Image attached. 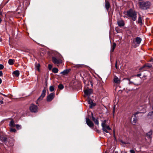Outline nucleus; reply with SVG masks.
I'll list each match as a JSON object with an SVG mask.
<instances>
[{
    "label": "nucleus",
    "mask_w": 153,
    "mask_h": 153,
    "mask_svg": "<svg viewBox=\"0 0 153 153\" xmlns=\"http://www.w3.org/2000/svg\"><path fill=\"white\" fill-rule=\"evenodd\" d=\"M127 16L131 18L132 20L135 21L136 20L137 17V14L135 11L132 9H130L126 12Z\"/></svg>",
    "instance_id": "obj_1"
},
{
    "label": "nucleus",
    "mask_w": 153,
    "mask_h": 153,
    "mask_svg": "<svg viewBox=\"0 0 153 153\" xmlns=\"http://www.w3.org/2000/svg\"><path fill=\"white\" fill-rule=\"evenodd\" d=\"M140 8L143 10H147L151 6V3L149 1H142L139 2Z\"/></svg>",
    "instance_id": "obj_2"
},
{
    "label": "nucleus",
    "mask_w": 153,
    "mask_h": 153,
    "mask_svg": "<svg viewBox=\"0 0 153 153\" xmlns=\"http://www.w3.org/2000/svg\"><path fill=\"white\" fill-rule=\"evenodd\" d=\"M29 110L31 112H37L39 110L38 107L33 104H31L29 107Z\"/></svg>",
    "instance_id": "obj_3"
},
{
    "label": "nucleus",
    "mask_w": 153,
    "mask_h": 153,
    "mask_svg": "<svg viewBox=\"0 0 153 153\" xmlns=\"http://www.w3.org/2000/svg\"><path fill=\"white\" fill-rule=\"evenodd\" d=\"M52 60L53 62L55 65L60 64L62 62V61L61 59L55 57H52Z\"/></svg>",
    "instance_id": "obj_4"
},
{
    "label": "nucleus",
    "mask_w": 153,
    "mask_h": 153,
    "mask_svg": "<svg viewBox=\"0 0 153 153\" xmlns=\"http://www.w3.org/2000/svg\"><path fill=\"white\" fill-rule=\"evenodd\" d=\"M46 91L45 89H44L42 91V93L41 96L36 101V104H38V102L42 100L43 98L45 97L46 94Z\"/></svg>",
    "instance_id": "obj_5"
},
{
    "label": "nucleus",
    "mask_w": 153,
    "mask_h": 153,
    "mask_svg": "<svg viewBox=\"0 0 153 153\" xmlns=\"http://www.w3.org/2000/svg\"><path fill=\"white\" fill-rule=\"evenodd\" d=\"M55 96V95L54 93H52L50 94L47 96L46 99L47 101L48 102H51L54 98Z\"/></svg>",
    "instance_id": "obj_6"
},
{
    "label": "nucleus",
    "mask_w": 153,
    "mask_h": 153,
    "mask_svg": "<svg viewBox=\"0 0 153 153\" xmlns=\"http://www.w3.org/2000/svg\"><path fill=\"white\" fill-rule=\"evenodd\" d=\"M86 122L87 124L90 127H91L94 126V124L93 123L89 118H86Z\"/></svg>",
    "instance_id": "obj_7"
},
{
    "label": "nucleus",
    "mask_w": 153,
    "mask_h": 153,
    "mask_svg": "<svg viewBox=\"0 0 153 153\" xmlns=\"http://www.w3.org/2000/svg\"><path fill=\"white\" fill-rule=\"evenodd\" d=\"M88 104L90 105V107L91 108L94 106L96 105L95 104L93 103L92 100L90 98H88Z\"/></svg>",
    "instance_id": "obj_8"
},
{
    "label": "nucleus",
    "mask_w": 153,
    "mask_h": 153,
    "mask_svg": "<svg viewBox=\"0 0 153 153\" xmlns=\"http://www.w3.org/2000/svg\"><path fill=\"white\" fill-rule=\"evenodd\" d=\"M117 23L119 26L120 27L124 26L125 25V23L123 20H120L117 21Z\"/></svg>",
    "instance_id": "obj_9"
},
{
    "label": "nucleus",
    "mask_w": 153,
    "mask_h": 153,
    "mask_svg": "<svg viewBox=\"0 0 153 153\" xmlns=\"http://www.w3.org/2000/svg\"><path fill=\"white\" fill-rule=\"evenodd\" d=\"M84 93L87 96L91 94L92 90L91 89H86L84 90Z\"/></svg>",
    "instance_id": "obj_10"
},
{
    "label": "nucleus",
    "mask_w": 153,
    "mask_h": 153,
    "mask_svg": "<svg viewBox=\"0 0 153 153\" xmlns=\"http://www.w3.org/2000/svg\"><path fill=\"white\" fill-rule=\"evenodd\" d=\"M102 129L105 132L107 133L108 132V131L110 130H111V128L109 126H107L105 127L102 128Z\"/></svg>",
    "instance_id": "obj_11"
},
{
    "label": "nucleus",
    "mask_w": 153,
    "mask_h": 153,
    "mask_svg": "<svg viewBox=\"0 0 153 153\" xmlns=\"http://www.w3.org/2000/svg\"><path fill=\"white\" fill-rule=\"evenodd\" d=\"M135 42L137 44H139L141 41V39L139 37H137L135 39Z\"/></svg>",
    "instance_id": "obj_12"
},
{
    "label": "nucleus",
    "mask_w": 153,
    "mask_h": 153,
    "mask_svg": "<svg viewBox=\"0 0 153 153\" xmlns=\"http://www.w3.org/2000/svg\"><path fill=\"white\" fill-rule=\"evenodd\" d=\"M7 137L5 136H2L0 135V143L1 142H4L7 140Z\"/></svg>",
    "instance_id": "obj_13"
},
{
    "label": "nucleus",
    "mask_w": 153,
    "mask_h": 153,
    "mask_svg": "<svg viewBox=\"0 0 153 153\" xmlns=\"http://www.w3.org/2000/svg\"><path fill=\"white\" fill-rule=\"evenodd\" d=\"M138 23L140 25H142L143 24V23L142 22V18L141 16V15H139V17H138Z\"/></svg>",
    "instance_id": "obj_14"
},
{
    "label": "nucleus",
    "mask_w": 153,
    "mask_h": 153,
    "mask_svg": "<svg viewBox=\"0 0 153 153\" xmlns=\"http://www.w3.org/2000/svg\"><path fill=\"white\" fill-rule=\"evenodd\" d=\"M114 81L117 84H119L120 82V79L116 76L114 77Z\"/></svg>",
    "instance_id": "obj_15"
},
{
    "label": "nucleus",
    "mask_w": 153,
    "mask_h": 153,
    "mask_svg": "<svg viewBox=\"0 0 153 153\" xmlns=\"http://www.w3.org/2000/svg\"><path fill=\"white\" fill-rule=\"evenodd\" d=\"M105 7L107 10H108L110 7L109 2L108 1L105 0Z\"/></svg>",
    "instance_id": "obj_16"
},
{
    "label": "nucleus",
    "mask_w": 153,
    "mask_h": 153,
    "mask_svg": "<svg viewBox=\"0 0 153 153\" xmlns=\"http://www.w3.org/2000/svg\"><path fill=\"white\" fill-rule=\"evenodd\" d=\"M152 66L151 64L149 63H146L141 68V69H142L143 68L145 67H147L148 68H150L152 67Z\"/></svg>",
    "instance_id": "obj_17"
},
{
    "label": "nucleus",
    "mask_w": 153,
    "mask_h": 153,
    "mask_svg": "<svg viewBox=\"0 0 153 153\" xmlns=\"http://www.w3.org/2000/svg\"><path fill=\"white\" fill-rule=\"evenodd\" d=\"M92 118L93 120L94 121L95 123L97 125H98L99 124V122L98 120L97 119H95V118L93 117V114L92 113Z\"/></svg>",
    "instance_id": "obj_18"
},
{
    "label": "nucleus",
    "mask_w": 153,
    "mask_h": 153,
    "mask_svg": "<svg viewBox=\"0 0 153 153\" xmlns=\"http://www.w3.org/2000/svg\"><path fill=\"white\" fill-rule=\"evenodd\" d=\"M69 72V71L68 70H64L60 74H62L63 75L67 74Z\"/></svg>",
    "instance_id": "obj_19"
},
{
    "label": "nucleus",
    "mask_w": 153,
    "mask_h": 153,
    "mask_svg": "<svg viewBox=\"0 0 153 153\" xmlns=\"http://www.w3.org/2000/svg\"><path fill=\"white\" fill-rule=\"evenodd\" d=\"M13 74L16 77H18L19 75V71H17V70L13 72Z\"/></svg>",
    "instance_id": "obj_20"
},
{
    "label": "nucleus",
    "mask_w": 153,
    "mask_h": 153,
    "mask_svg": "<svg viewBox=\"0 0 153 153\" xmlns=\"http://www.w3.org/2000/svg\"><path fill=\"white\" fill-rule=\"evenodd\" d=\"M148 116L149 118L153 119V111L149 112L148 115Z\"/></svg>",
    "instance_id": "obj_21"
},
{
    "label": "nucleus",
    "mask_w": 153,
    "mask_h": 153,
    "mask_svg": "<svg viewBox=\"0 0 153 153\" xmlns=\"http://www.w3.org/2000/svg\"><path fill=\"white\" fill-rule=\"evenodd\" d=\"M58 71V68H53L52 69V72L55 74L57 73Z\"/></svg>",
    "instance_id": "obj_22"
},
{
    "label": "nucleus",
    "mask_w": 153,
    "mask_h": 153,
    "mask_svg": "<svg viewBox=\"0 0 153 153\" xmlns=\"http://www.w3.org/2000/svg\"><path fill=\"white\" fill-rule=\"evenodd\" d=\"M14 60L10 59L9 60L8 63L10 65H13L14 64Z\"/></svg>",
    "instance_id": "obj_23"
},
{
    "label": "nucleus",
    "mask_w": 153,
    "mask_h": 153,
    "mask_svg": "<svg viewBox=\"0 0 153 153\" xmlns=\"http://www.w3.org/2000/svg\"><path fill=\"white\" fill-rule=\"evenodd\" d=\"M9 126L10 127H14L15 126V125L14 121L13 120H12L10 122Z\"/></svg>",
    "instance_id": "obj_24"
},
{
    "label": "nucleus",
    "mask_w": 153,
    "mask_h": 153,
    "mask_svg": "<svg viewBox=\"0 0 153 153\" xmlns=\"http://www.w3.org/2000/svg\"><path fill=\"white\" fill-rule=\"evenodd\" d=\"M116 44L114 42L113 43V45H112V46L111 48V52H113L114 51V49L116 47Z\"/></svg>",
    "instance_id": "obj_25"
},
{
    "label": "nucleus",
    "mask_w": 153,
    "mask_h": 153,
    "mask_svg": "<svg viewBox=\"0 0 153 153\" xmlns=\"http://www.w3.org/2000/svg\"><path fill=\"white\" fill-rule=\"evenodd\" d=\"M36 69L39 71L40 64H36L35 65Z\"/></svg>",
    "instance_id": "obj_26"
},
{
    "label": "nucleus",
    "mask_w": 153,
    "mask_h": 153,
    "mask_svg": "<svg viewBox=\"0 0 153 153\" xmlns=\"http://www.w3.org/2000/svg\"><path fill=\"white\" fill-rule=\"evenodd\" d=\"M49 90L51 92L53 91L54 90L55 88L53 86H51L49 87Z\"/></svg>",
    "instance_id": "obj_27"
},
{
    "label": "nucleus",
    "mask_w": 153,
    "mask_h": 153,
    "mask_svg": "<svg viewBox=\"0 0 153 153\" xmlns=\"http://www.w3.org/2000/svg\"><path fill=\"white\" fill-rule=\"evenodd\" d=\"M152 131H150L149 132L146 134V136L149 138L152 135Z\"/></svg>",
    "instance_id": "obj_28"
},
{
    "label": "nucleus",
    "mask_w": 153,
    "mask_h": 153,
    "mask_svg": "<svg viewBox=\"0 0 153 153\" xmlns=\"http://www.w3.org/2000/svg\"><path fill=\"white\" fill-rule=\"evenodd\" d=\"M58 88L59 89L62 90L64 86L62 84H60L58 85Z\"/></svg>",
    "instance_id": "obj_29"
},
{
    "label": "nucleus",
    "mask_w": 153,
    "mask_h": 153,
    "mask_svg": "<svg viewBox=\"0 0 153 153\" xmlns=\"http://www.w3.org/2000/svg\"><path fill=\"white\" fill-rule=\"evenodd\" d=\"M105 122H106V121H104L102 123V128H103L107 126H106V125L105 124Z\"/></svg>",
    "instance_id": "obj_30"
},
{
    "label": "nucleus",
    "mask_w": 153,
    "mask_h": 153,
    "mask_svg": "<svg viewBox=\"0 0 153 153\" xmlns=\"http://www.w3.org/2000/svg\"><path fill=\"white\" fill-rule=\"evenodd\" d=\"M15 126L18 129H20L21 128V126L19 125L16 124L15 125Z\"/></svg>",
    "instance_id": "obj_31"
},
{
    "label": "nucleus",
    "mask_w": 153,
    "mask_h": 153,
    "mask_svg": "<svg viewBox=\"0 0 153 153\" xmlns=\"http://www.w3.org/2000/svg\"><path fill=\"white\" fill-rule=\"evenodd\" d=\"M16 131V130L15 128H11L10 129V131L11 132H15Z\"/></svg>",
    "instance_id": "obj_32"
},
{
    "label": "nucleus",
    "mask_w": 153,
    "mask_h": 153,
    "mask_svg": "<svg viewBox=\"0 0 153 153\" xmlns=\"http://www.w3.org/2000/svg\"><path fill=\"white\" fill-rule=\"evenodd\" d=\"M52 68V65L51 64H49L48 65V68L49 69V70H51Z\"/></svg>",
    "instance_id": "obj_33"
},
{
    "label": "nucleus",
    "mask_w": 153,
    "mask_h": 153,
    "mask_svg": "<svg viewBox=\"0 0 153 153\" xmlns=\"http://www.w3.org/2000/svg\"><path fill=\"white\" fill-rule=\"evenodd\" d=\"M4 66L3 65L0 64V70H1L3 69Z\"/></svg>",
    "instance_id": "obj_34"
},
{
    "label": "nucleus",
    "mask_w": 153,
    "mask_h": 153,
    "mask_svg": "<svg viewBox=\"0 0 153 153\" xmlns=\"http://www.w3.org/2000/svg\"><path fill=\"white\" fill-rule=\"evenodd\" d=\"M131 153H135V151L134 150H131L130 151Z\"/></svg>",
    "instance_id": "obj_35"
},
{
    "label": "nucleus",
    "mask_w": 153,
    "mask_h": 153,
    "mask_svg": "<svg viewBox=\"0 0 153 153\" xmlns=\"http://www.w3.org/2000/svg\"><path fill=\"white\" fill-rule=\"evenodd\" d=\"M117 61L116 62V63H115V68H116L117 69Z\"/></svg>",
    "instance_id": "obj_36"
},
{
    "label": "nucleus",
    "mask_w": 153,
    "mask_h": 153,
    "mask_svg": "<svg viewBox=\"0 0 153 153\" xmlns=\"http://www.w3.org/2000/svg\"><path fill=\"white\" fill-rule=\"evenodd\" d=\"M3 75V73L1 71H0V76H2Z\"/></svg>",
    "instance_id": "obj_37"
},
{
    "label": "nucleus",
    "mask_w": 153,
    "mask_h": 153,
    "mask_svg": "<svg viewBox=\"0 0 153 153\" xmlns=\"http://www.w3.org/2000/svg\"><path fill=\"white\" fill-rule=\"evenodd\" d=\"M141 75V74H137V77H139V76H140Z\"/></svg>",
    "instance_id": "obj_38"
},
{
    "label": "nucleus",
    "mask_w": 153,
    "mask_h": 153,
    "mask_svg": "<svg viewBox=\"0 0 153 153\" xmlns=\"http://www.w3.org/2000/svg\"><path fill=\"white\" fill-rule=\"evenodd\" d=\"M136 117H135L133 121L134 122V123H136Z\"/></svg>",
    "instance_id": "obj_39"
},
{
    "label": "nucleus",
    "mask_w": 153,
    "mask_h": 153,
    "mask_svg": "<svg viewBox=\"0 0 153 153\" xmlns=\"http://www.w3.org/2000/svg\"><path fill=\"white\" fill-rule=\"evenodd\" d=\"M128 80H129V84H131V83H132V82H131L130 81V80L129 79H128Z\"/></svg>",
    "instance_id": "obj_40"
},
{
    "label": "nucleus",
    "mask_w": 153,
    "mask_h": 153,
    "mask_svg": "<svg viewBox=\"0 0 153 153\" xmlns=\"http://www.w3.org/2000/svg\"><path fill=\"white\" fill-rule=\"evenodd\" d=\"M3 102L2 100H1L0 101V103L1 104H2L3 103Z\"/></svg>",
    "instance_id": "obj_41"
},
{
    "label": "nucleus",
    "mask_w": 153,
    "mask_h": 153,
    "mask_svg": "<svg viewBox=\"0 0 153 153\" xmlns=\"http://www.w3.org/2000/svg\"><path fill=\"white\" fill-rule=\"evenodd\" d=\"M138 113H138V112H137L136 113L134 114V115L135 116H136V115L137 114H138Z\"/></svg>",
    "instance_id": "obj_42"
},
{
    "label": "nucleus",
    "mask_w": 153,
    "mask_h": 153,
    "mask_svg": "<svg viewBox=\"0 0 153 153\" xmlns=\"http://www.w3.org/2000/svg\"><path fill=\"white\" fill-rule=\"evenodd\" d=\"M2 81L1 79V78H0V84L1 83Z\"/></svg>",
    "instance_id": "obj_43"
},
{
    "label": "nucleus",
    "mask_w": 153,
    "mask_h": 153,
    "mask_svg": "<svg viewBox=\"0 0 153 153\" xmlns=\"http://www.w3.org/2000/svg\"><path fill=\"white\" fill-rule=\"evenodd\" d=\"M151 62H153V58H152L151 59L150 61Z\"/></svg>",
    "instance_id": "obj_44"
},
{
    "label": "nucleus",
    "mask_w": 153,
    "mask_h": 153,
    "mask_svg": "<svg viewBox=\"0 0 153 153\" xmlns=\"http://www.w3.org/2000/svg\"><path fill=\"white\" fill-rule=\"evenodd\" d=\"M2 95H3L4 96V97H7V96H6V95H5V94H2Z\"/></svg>",
    "instance_id": "obj_45"
},
{
    "label": "nucleus",
    "mask_w": 153,
    "mask_h": 153,
    "mask_svg": "<svg viewBox=\"0 0 153 153\" xmlns=\"http://www.w3.org/2000/svg\"><path fill=\"white\" fill-rule=\"evenodd\" d=\"M1 21H2V20H1V18H0V23H1Z\"/></svg>",
    "instance_id": "obj_46"
},
{
    "label": "nucleus",
    "mask_w": 153,
    "mask_h": 153,
    "mask_svg": "<svg viewBox=\"0 0 153 153\" xmlns=\"http://www.w3.org/2000/svg\"><path fill=\"white\" fill-rule=\"evenodd\" d=\"M114 153H118L117 152H115Z\"/></svg>",
    "instance_id": "obj_47"
},
{
    "label": "nucleus",
    "mask_w": 153,
    "mask_h": 153,
    "mask_svg": "<svg viewBox=\"0 0 153 153\" xmlns=\"http://www.w3.org/2000/svg\"><path fill=\"white\" fill-rule=\"evenodd\" d=\"M113 113H114V110H113Z\"/></svg>",
    "instance_id": "obj_48"
}]
</instances>
